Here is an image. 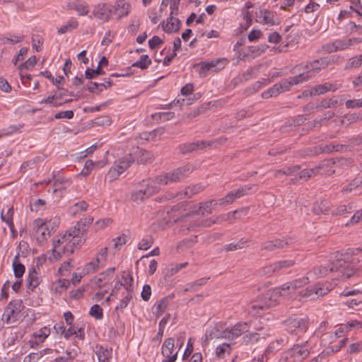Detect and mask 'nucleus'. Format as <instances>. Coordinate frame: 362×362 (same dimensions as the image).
Segmentation results:
<instances>
[{"instance_id":"obj_1","label":"nucleus","mask_w":362,"mask_h":362,"mask_svg":"<svg viewBox=\"0 0 362 362\" xmlns=\"http://www.w3.org/2000/svg\"><path fill=\"white\" fill-rule=\"evenodd\" d=\"M93 221V218L92 216L81 219L62 236L57 239L54 238L52 243V256L54 260H58L64 254H73L74 249L85 242L86 239L83 236L88 230V226Z\"/></svg>"},{"instance_id":"obj_2","label":"nucleus","mask_w":362,"mask_h":362,"mask_svg":"<svg viewBox=\"0 0 362 362\" xmlns=\"http://www.w3.org/2000/svg\"><path fill=\"white\" fill-rule=\"evenodd\" d=\"M327 265H319L308 272L310 279H314L327 276L329 272L337 274V277L346 279L351 277L356 272L358 259L352 257L349 253L337 252L330 259Z\"/></svg>"},{"instance_id":"obj_3","label":"nucleus","mask_w":362,"mask_h":362,"mask_svg":"<svg viewBox=\"0 0 362 362\" xmlns=\"http://www.w3.org/2000/svg\"><path fill=\"white\" fill-rule=\"evenodd\" d=\"M281 286L272 290H268L263 293L257 300L252 302L249 305V312L252 314L259 313V310H264L276 305L279 298L284 296Z\"/></svg>"},{"instance_id":"obj_4","label":"nucleus","mask_w":362,"mask_h":362,"mask_svg":"<svg viewBox=\"0 0 362 362\" xmlns=\"http://www.w3.org/2000/svg\"><path fill=\"white\" fill-rule=\"evenodd\" d=\"M160 189L156 177L147 180H144L139 183V188L132 192L131 199L135 202H142L158 192Z\"/></svg>"},{"instance_id":"obj_5","label":"nucleus","mask_w":362,"mask_h":362,"mask_svg":"<svg viewBox=\"0 0 362 362\" xmlns=\"http://www.w3.org/2000/svg\"><path fill=\"white\" fill-rule=\"evenodd\" d=\"M193 168L190 165L179 167L165 174L156 176L159 186L167 185L173 182H178L184 180L192 172Z\"/></svg>"},{"instance_id":"obj_6","label":"nucleus","mask_w":362,"mask_h":362,"mask_svg":"<svg viewBox=\"0 0 362 362\" xmlns=\"http://www.w3.org/2000/svg\"><path fill=\"white\" fill-rule=\"evenodd\" d=\"M24 308L22 300L16 299L11 300L4 310L2 320L7 325L16 323L19 320L21 312Z\"/></svg>"},{"instance_id":"obj_7","label":"nucleus","mask_w":362,"mask_h":362,"mask_svg":"<svg viewBox=\"0 0 362 362\" xmlns=\"http://www.w3.org/2000/svg\"><path fill=\"white\" fill-rule=\"evenodd\" d=\"M307 343L308 341H305L303 344L293 345L284 354L279 362H301L303 361L310 354L305 345Z\"/></svg>"},{"instance_id":"obj_8","label":"nucleus","mask_w":362,"mask_h":362,"mask_svg":"<svg viewBox=\"0 0 362 362\" xmlns=\"http://www.w3.org/2000/svg\"><path fill=\"white\" fill-rule=\"evenodd\" d=\"M284 324L288 332L295 335H300L307 331L309 320L308 317H290L284 321Z\"/></svg>"},{"instance_id":"obj_9","label":"nucleus","mask_w":362,"mask_h":362,"mask_svg":"<svg viewBox=\"0 0 362 362\" xmlns=\"http://www.w3.org/2000/svg\"><path fill=\"white\" fill-rule=\"evenodd\" d=\"M256 190L255 185H246L237 189L232 190L224 197L218 200L220 206L232 204L236 199L247 195L251 191Z\"/></svg>"},{"instance_id":"obj_10","label":"nucleus","mask_w":362,"mask_h":362,"mask_svg":"<svg viewBox=\"0 0 362 362\" xmlns=\"http://www.w3.org/2000/svg\"><path fill=\"white\" fill-rule=\"evenodd\" d=\"M248 330L249 327L247 322H238L232 327L223 330L221 335L215 336V337L234 339Z\"/></svg>"},{"instance_id":"obj_11","label":"nucleus","mask_w":362,"mask_h":362,"mask_svg":"<svg viewBox=\"0 0 362 362\" xmlns=\"http://www.w3.org/2000/svg\"><path fill=\"white\" fill-rule=\"evenodd\" d=\"M332 290L329 284L318 283L312 286L308 287L303 293V296L315 298L327 294Z\"/></svg>"},{"instance_id":"obj_12","label":"nucleus","mask_w":362,"mask_h":362,"mask_svg":"<svg viewBox=\"0 0 362 362\" xmlns=\"http://www.w3.org/2000/svg\"><path fill=\"white\" fill-rule=\"evenodd\" d=\"M310 74L309 73H302L297 76L283 79L279 83L281 93L288 91L293 85H298L300 83L309 80Z\"/></svg>"},{"instance_id":"obj_13","label":"nucleus","mask_w":362,"mask_h":362,"mask_svg":"<svg viewBox=\"0 0 362 362\" xmlns=\"http://www.w3.org/2000/svg\"><path fill=\"white\" fill-rule=\"evenodd\" d=\"M174 349V339L170 337L165 340L162 346V355L165 358L162 362H175L177 357L178 351L173 354Z\"/></svg>"},{"instance_id":"obj_14","label":"nucleus","mask_w":362,"mask_h":362,"mask_svg":"<svg viewBox=\"0 0 362 362\" xmlns=\"http://www.w3.org/2000/svg\"><path fill=\"white\" fill-rule=\"evenodd\" d=\"M338 88H339V87L337 86V85L327 82V83H325L323 84L317 85V86L313 87L309 90H305L303 93V95H305V96H307L308 95H310L311 96L320 95H322L328 91L334 92Z\"/></svg>"},{"instance_id":"obj_15","label":"nucleus","mask_w":362,"mask_h":362,"mask_svg":"<svg viewBox=\"0 0 362 362\" xmlns=\"http://www.w3.org/2000/svg\"><path fill=\"white\" fill-rule=\"evenodd\" d=\"M344 146L337 143L321 144L309 149L308 155H317L321 153H330L334 151H340Z\"/></svg>"},{"instance_id":"obj_16","label":"nucleus","mask_w":362,"mask_h":362,"mask_svg":"<svg viewBox=\"0 0 362 362\" xmlns=\"http://www.w3.org/2000/svg\"><path fill=\"white\" fill-rule=\"evenodd\" d=\"M310 278L307 274L306 276L295 279L293 281L286 282L281 286V290L284 291L285 295L291 293L296 291L297 288H300L305 284H308Z\"/></svg>"},{"instance_id":"obj_17","label":"nucleus","mask_w":362,"mask_h":362,"mask_svg":"<svg viewBox=\"0 0 362 362\" xmlns=\"http://www.w3.org/2000/svg\"><path fill=\"white\" fill-rule=\"evenodd\" d=\"M130 153L134 158V161L136 160L138 163L151 162L153 158V155L151 152L140 148L138 146L133 147Z\"/></svg>"},{"instance_id":"obj_18","label":"nucleus","mask_w":362,"mask_h":362,"mask_svg":"<svg viewBox=\"0 0 362 362\" xmlns=\"http://www.w3.org/2000/svg\"><path fill=\"white\" fill-rule=\"evenodd\" d=\"M259 23L267 25H275L279 24V20L274 12L268 10L259 11L257 14Z\"/></svg>"},{"instance_id":"obj_19","label":"nucleus","mask_w":362,"mask_h":362,"mask_svg":"<svg viewBox=\"0 0 362 362\" xmlns=\"http://www.w3.org/2000/svg\"><path fill=\"white\" fill-rule=\"evenodd\" d=\"M34 230L36 239L39 243L44 242L49 235V230L41 219L35 221Z\"/></svg>"},{"instance_id":"obj_20","label":"nucleus","mask_w":362,"mask_h":362,"mask_svg":"<svg viewBox=\"0 0 362 362\" xmlns=\"http://www.w3.org/2000/svg\"><path fill=\"white\" fill-rule=\"evenodd\" d=\"M213 142H206L204 141H197L196 142L182 144L179 146L180 151L182 154L191 153L197 150H201L210 146Z\"/></svg>"},{"instance_id":"obj_21","label":"nucleus","mask_w":362,"mask_h":362,"mask_svg":"<svg viewBox=\"0 0 362 362\" xmlns=\"http://www.w3.org/2000/svg\"><path fill=\"white\" fill-rule=\"evenodd\" d=\"M67 7L76 11L79 16H86L89 12V6L83 0H68Z\"/></svg>"},{"instance_id":"obj_22","label":"nucleus","mask_w":362,"mask_h":362,"mask_svg":"<svg viewBox=\"0 0 362 362\" xmlns=\"http://www.w3.org/2000/svg\"><path fill=\"white\" fill-rule=\"evenodd\" d=\"M111 14L112 8L105 4H98L93 11V15L103 22L107 21Z\"/></svg>"},{"instance_id":"obj_23","label":"nucleus","mask_w":362,"mask_h":362,"mask_svg":"<svg viewBox=\"0 0 362 362\" xmlns=\"http://www.w3.org/2000/svg\"><path fill=\"white\" fill-rule=\"evenodd\" d=\"M290 244H291V240L288 241L281 239H275L263 243L261 246V249L267 251H274L276 249L284 248Z\"/></svg>"},{"instance_id":"obj_24","label":"nucleus","mask_w":362,"mask_h":362,"mask_svg":"<svg viewBox=\"0 0 362 362\" xmlns=\"http://www.w3.org/2000/svg\"><path fill=\"white\" fill-rule=\"evenodd\" d=\"M328 64L329 63L327 61L326 58H320L319 59H315L310 62V64L306 66V67L309 69V70L305 72L309 73L310 74L309 79L313 78L315 76V73H317L321 69L326 68L328 66Z\"/></svg>"},{"instance_id":"obj_25","label":"nucleus","mask_w":362,"mask_h":362,"mask_svg":"<svg viewBox=\"0 0 362 362\" xmlns=\"http://www.w3.org/2000/svg\"><path fill=\"white\" fill-rule=\"evenodd\" d=\"M131 10L130 4L126 0H117L114 6V13L119 18L127 16Z\"/></svg>"},{"instance_id":"obj_26","label":"nucleus","mask_w":362,"mask_h":362,"mask_svg":"<svg viewBox=\"0 0 362 362\" xmlns=\"http://www.w3.org/2000/svg\"><path fill=\"white\" fill-rule=\"evenodd\" d=\"M334 160H325L322 161L318 165L315 167L317 168L316 170L317 174L331 175L335 173L334 165H335Z\"/></svg>"},{"instance_id":"obj_27","label":"nucleus","mask_w":362,"mask_h":362,"mask_svg":"<svg viewBox=\"0 0 362 362\" xmlns=\"http://www.w3.org/2000/svg\"><path fill=\"white\" fill-rule=\"evenodd\" d=\"M115 267L108 268L105 272L100 273L96 279L95 284L98 287L105 286L113 278Z\"/></svg>"},{"instance_id":"obj_28","label":"nucleus","mask_w":362,"mask_h":362,"mask_svg":"<svg viewBox=\"0 0 362 362\" xmlns=\"http://www.w3.org/2000/svg\"><path fill=\"white\" fill-rule=\"evenodd\" d=\"M180 21L175 15H170L167 22L163 25L164 31L167 33H175L179 30Z\"/></svg>"},{"instance_id":"obj_29","label":"nucleus","mask_w":362,"mask_h":362,"mask_svg":"<svg viewBox=\"0 0 362 362\" xmlns=\"http://www.w3.org/2000/svg\"><path fill=\"white\" fill-rule=\"evenodd\" d=\"M95 354L100 362H108L112 356V350L103 346H96Z\"/></svg>"},{"instance_id":"obj_30","label":"nucleus","mask_w":362,"mask_h":362,"mask_svg":"<svg viewBox=\"0 0 362 362\" xmlns=\"http://www.w3.org/2000/svg\"><path fill=\"white\" fill-rule=\"evenodd\" d=\"M28 288L33 291L34 289L40 284V278L37 272L34 268L30 269L28 276Z\"/></svg>"},{"instance_id":"obj_31","label":"nucleus","mask_w":362,"mask_h":362,"mask_svg":"<svg viewBox=\"0 0 362 362\" xmlns=\"http://www.w3.org/2000/svg\"><path fill=\"white\" fill-rule=\"evenodd\" d=\"M134 162V158L132 157L131 153L128 155H126L122 158L119 159L117 163H115V165H116L119 170L122 173L124 172L130 165Z\"/></svg>"},{"instance_id":"obj_32","label":"nucleus","mask_w":362,"mask_h":362,"mask_svg":"<svg viewBox=\"0 0 362 362\" xmlns=\"http://www.w3.org/2000/svg\"><path fill=\"white\" fill-rule=\"evenodd\" d=\"M213 204H214V205L217 204H219V202L212 199L206 202L200 203L198 209H194L193 211L196 214H202V216L204 215V211H206L208 214H211V206Z\"/></svg>"},{"instance_id":"obj_33","label":"nucleus","mask_w":362,"mask_h":362,"mask_svg":"<svg viewBox=\"0 0 362 362\" xmlns=\"http://www.w3.org/2000/svg\"><path fill=\"white\" fill-rule=\"evenodd\" d=\"M88 204L85 201L78 202L69 208L68 212L71 216H76L86 211Z\"/></svg>"},{"instance_id":"obj_34","label":"nucleus","mask_w":362,"mask_h":362,"mask_svg":"<svg viewBox=\"0 0 362 362\" xmlns=\"http://www.w3.org/2000/svg\"><path fill=\"white\" fill-rule=\"evenodd\" d=\"M78 25V22L75 18H71L66 24L61 26L57 29V33L59 35L64 34L67 32H71L76 29Z\"/></svg>"},{"instance_id":"obj_35","label":"nucleus","mask_w":362,"mask_h":362,"mask_svg":"<svg viewBox=\"0 0 362 362\" xmlns=\"http://www.w3.org/2000/svg\"><path fill=\"white\" fill-rule=\"evenodd\" d=\"M276 274L281 271H284L295 264V261L293 259L279 260L274 262Z\"/></svg>"},{"instance_id":"obj_36","label":"nucleus","mask_w":362,"mask_h":362,"mask_svg":"<svg viewBox=\"0 0 362 362\" xmlns=\"http://www.w3.org/2000/svg\"><path fill=\"white\" fill-rule=\"evenodd\" d=\"M13 210L12 207H9L7 209V211L6 214H4V210L1 211V218L3 221L6 222L9 228L12 232H13L14 230V223L13 222Z\"/></svg>"},{"instance_id":"obj_37","label":"nucleus","mask_w":362,"mask_h":362,"mask_svg":"<svg viewBox=\"0 0 362 362\" xmlns=\"http://www.w3.org/2000/svg\"><path fill=\"white\" fill-rule=\"evenodd\" d=\"M133 284L134 279L129 273L122 276V282L120 284V286L125 288L127 293H133Z\"/></svg>"},{"instance_id":"obj_38","label":"nucleus","mask_w":362,"mask_h":362,"mask_svg":"<svg viewBox=\"0 0 362 362\" xmlns=\"http://www.w3.org/2000/svg\"><path fill=\"white\" fill-rule=\"evenodd\" d=\"M288 342L286 338H280L274 341H272L266 350V353H272L276 351L281 349V347Z\"/></svg>"},{"instance_id":"obj_39","label":"nucleus","mask_w":362,"mask_h":362,"mask_svg":"<svg viewBox=\"0 0 362 362\" xmlns=\"http://www.w3.org/2000/svg\"><path fill=\"white\" fill-rule=\"evenodd\" d=\"M168 306V300L166 298H163L160 300H158L155 305H154V311L153 314L157 317H159L160 315H163V313L165 312L166 308Z\"/></svg>"},{"instance_id":"obj_40","label":"nucleus","mask_w":362,"mask_h":362,"mask_svg":"<svg viewBox=\"0 0 362 362\" xmlns=\"http://www.w3.org/2000/svg\"><path fill=\"white\" fill-rule=\"evenodd\" d=\"M258 274L261 276L266 277H269L276 274L274 263L261 267L258 271Z\"/></svg>"},{"instance_id":"obj_41","label":"nucleus","mask_w":362,"mask_h":362,"mask_svg":"<svg viewBox=\"0 0 362 362\" xmlns=\"http://www.w3.org/2000/svg\"><path fill=\"white\" fill-rule=\"evenodd\" d=\"M13 272L16 278L21 277L25 272V267L18 261V257L16 256L13 262Z\"/></svg>"},{"instance_id":"obj_42","label":"nucleus","mask_w":362,"mask_h":362,"mask_svg":"<svg viewBox=\"0 0 362 362\" xmlns=\"http://www.w3.org/2000/svg\"><path fill=\"white\" fill-rule=\"evenodd\" d=\"M299 170H300L299 165H293V166L287 167L284 169L275 170L274 176L278 177L279 175H293L295 173L298 172Z\"/></svg>"},{"instance_id":"obj_43","label":"nucleus","mask_w":362,"mask_h":362,"mask_svg":"<svg viewBox=\"0 0 362 362\" xmlns=\"http://www.w3.org/2000/svg\"><path fill=\"white\" fill-rule=\"evenodd\" d=\"M151 64V60L147 54L140 57V59L132 64V66L139 67L141 69H146Z\"/></svg>"},{"instance_id":"obj_44","label":"nucleus","mask_w":362,"mask_h":362,"mask_svg":"<svg viewBox=\"0 0 362 362\" xmlns=\"http://www.w3.org/2000/svg\"><path fill=\"white\" fill-rule=\"evenodd\" d=\"M281 93L279 83L274 84L272 88L262 93L263 98H269L272 97H276Z\"/></svg>"},{"instance_id":"obj_45","label":"nucleus","mask_w":362,"mask_h":362,"mask_svg":"<svg viewBox=\"0 0 362 362\" xmlns=\"http://www.w3.org/2000/svg\"><path fill=\"white\" fill-rule=\"evenodd\" d=\"M50 334V329L44 327L41 328L39 331L35 332L33 334V336L37 339L36 341V344H38V342H42L45 341V339Z\"/></svg>"},{"instance_id":"obj_46","label":"nucleus","mask_w":362,"mask_h":362,"mask_svg":"<svg viewBox=\"0 0 362 362\" xmlns=\"http://www.w3.org/2000/svg\"><path fill=\"white\" fill-rule=\"evenodd\" d=\"M209 279V278H202L194 282L187 284L186 288L183 291L184 293H186L189 291H196L197 287L206 284Z\"/></svg>"},{"instance_id":"obj_47","label":"nucleus","mask_w":362,"mask_h":362,"mask_svg":"<svg viewBox=\"0 0 362 362\" xmlns=\"http://www.w3.org/2000/svg\"><path fill=\"white\" fill-rule=\"evenodd\" d=\"M204 187L200 184L194 185L187 187L184 191V194L187 197H191L193 195L202 192Z\"/></svg>"},{"instance_id":"obj_48","label":"nucleus","mask_w":362,"mask_h":362,"mask_svg":"<svg viewBox=\"0 0 362 362\" xmlns=\"http://www.w3.org/2000/svg\"><path fill=\"white\" fill-rule=\"evenodd\" d=\"M46 202L44 199H33L30 202V209L33 211H38L45 209Z\"/></svg>"},{"instance_id":"obj_49","label":"nucleus","mask_w":362,"mask_h":362,"mask_svg":"<svg viewBox=\"0 0 362 362\" xmlns=\"http://www.w3.org/2000/svg\"><path fill=\"white\" fill-rule=\"evenodd\" d=\"M70 185L69 180L64 179H57L55 180L54 183V189L52 193L54 194L58 190H62L66 189Z\"/></svg>"},{"instance_id":"obj_50","label":"nucleus","mask_w":362,"mask_h":362,"mask_svg":"<svg viewBox=\"0 0 362 362\" xmlns=\"http://www.w3.org/2000/svg\"><path fill=\"white\" fill-rule=\"evenodd\" d=\"M106 88V85L105 83H96V82H90V84L87 86V89L93 93H99L102 92L104 89Z\"/></svg>"},{"instance_id":"obj_51","label":"nucleus","mask_w":362,"mask_h":362,"mask_svg":"<svg viewBox=\"0 0 362 362\" xmlns=\"http://www.w3.org/2000/svg\"><path fill=\"white\" fill-rule=\"evenodd\" d=\"M354 211V209L351 205H341L333 211L332 214L336 216L345 215Z\"/></svg>"},{"instance_id":"obj_52","label":"nucleus","mask_w":362,"mask_h":362,"mask_svg":"<svg viewBox=\"0 0 362 362\" xmlns=\"http://www.w3.org/2000/svg\"><path fill=\"white\" fill-rule=\"evenodd\" d=\"M352 39L346 40H337L334 42L337 51L344 50L352 45Z\"/></svg>"},{"instance_id":"obj_53","label":"nucleus","mask_w":362,"mask_h":362,"mask_svg":"<svg viewBox=\"0 0 362 362\" xmlns=\"http://www.w3.org/2000/svg\"><path fill=\"white\" fill-rule=\"evenodd\" d=\"M249 210V207H243L241 209L229 212V214H233V216H230L231 220L241 218L247 216L248 214Z\"/></svg>"},{"instance_id":"obj_54","label":"nucleus","mask_w":362,"mask_h":362,"mask_svg":"<svg viewBox=\"0 0 362 362\" xmlns=\"http://www.w3.org/2000/svg\"><path fill=\"white\" fill-rule=\"evenodd\" d=\"M230 344L223 343L216 347V354L218 358H223L226 353H230Z\"/></svg>"},{"instance_id":"obj_55","label":"nucleus","mask_w":362,"mask_h":362,"mask_svg":"<svg viewBox=\"0 0 362 362\" xmlns=\"http://www.w3.org/2000/svg\"><path fill=\"white\" fill-rule=\"evenodd\" d=\"M219 61H212L211 62L202 63L200 68L199 74L206 76V72L215 68Z\"/></svg>"},{"instance_id":"obj_56","label":"nucleus","mask_w":362,"mask_h":362,"mask_svg":"<svg viewBox=\"0 0 362 362\" xmlns=\"http://www.w3.org/2000/svg\"><path fill=\"white\" fill-rule=\"evenodd\" d=\"M122 173L119 170V168L114 165L112 167L110 170L108 171L106 179L109 180V182H112L118 178V177L122 174Z\"/></svg>"},{"instance_id":"obj_57","label":"nucleus","mask_w":362,"mask_h":362,"mask_svg":"<svg viewBox=\"0 0 362 362\" xmlns=\"http://www.w3.org/2000/svg\"><path fill=\"white\" fill-rule=\"evenodd\" d=\"M89 314L97 320H101L103 317V309L97 304L90 308Z\"/></svg>"},{"instance_id":"obj_58","label":"nucleus","mask_w":362,"mask_h":362,"mask_svg":"<svg viewBox=\"0 0 362 362\" xmlns=\"http://www.w3.org/2000/svg\"><path fill=\"white\" fill-rule=\"evenodd\" d=\"M105 72L102 70L100 66L95 69H86L85 71V76L86 78L91 79L96 77L98 75L103 74Z\"/></svg>"},{"instance_id":"obj_59","label":"nucleus","mask_w":362,"mask_h":362,"mask_svg":"<svg viewBox=\"0 0 362 362\" xmlns=\"http://www.w3.org/2000/svg\"><path fill=\"white\" fill-rule=\"evenodd\" d=\"M259 338H260V334L259 333L252 332V333L245 334L243 337V340L245 344H248L250 343L258 341Z\"/></svg>"},{"instance_id":"obj_60","label":"nucleus","mask_w":362,"mask_h":362,"mask_svg":"<svg viewBox=\"0 0 362 362\" xmlns=\"http://www.w3.org/2000/svg\"><path fill=\"white\" fill-rule=\"evenodd\" d=\"M338 104V100L336 98L325 99L322 100L319 105L322 109H327L336 107Z\"/></svg>"},{"instance_id":"obj_61","label":"nucleus","mask_w":362,"mask_h":362,"mask_svg":"<svg viewBox=\"0 0 362 362\" xmlns=\"http://www.w3.org/2000/svg\"><path fill=\"white\" fill-rule=\"evenodd\" d=\"M361 185H362V180L359 181L354 180L351 182H350L347 186L343 187L341 192L344 194L350 193Z\"/></svg>"},{"instance_id":"obj_62","label":"nucleus","mask_w":362,"mask_h":362,"mask_svg":"<svg viewBox=\"0 0 362 362\" xmlns=\"http://www.w3.org/2000/svg\"><path fill=\"white\" fill-rule=\"evenodd\" d=\"M132 298H133L132 293H127L125 296L124 297V298H122L120 300L119 305H117L115 309L122 310L124 308H125L128 305V304L129 303V302L131 301Z\"/></svg>"},{"instance_id":"obj_63","label":"nucleus","mask_w":362,"mask_h":362,"mask_svg":"<svg viewBox=\"0 0 362 362\" xmlns=\"http://www.w3.org/2000/svg\"><path fill=\"white\" fill-rule=\"evenodd\" d=\"M153 243V240L151 237L142 239L138 245L139 250H146L150 248Z\"/></svg>"},{"instance_id":"obj_64","label":"nucleus","mask_w":362,"mask_h":362,"mask_svg":"<svg viewBox=\"0 0 362 362\" xmlns=\"http://www.w3.org/2000/svg\"><path fill=\"white\" fill-rule=\"evenodd\" d=\"M70 284V281L66 279H59L56 284L55 291L58 293H62Z\"/></svg>"}]
</instances>
